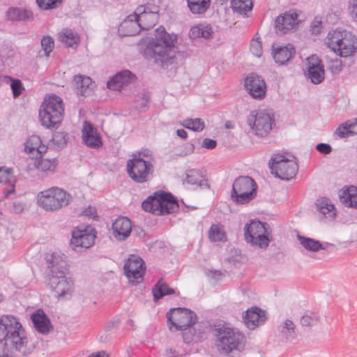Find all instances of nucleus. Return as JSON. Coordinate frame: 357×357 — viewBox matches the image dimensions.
<instances>
[{
    "label": "nucleus",
    "instance_id": "ea45409f",
    "mask_svg": "<svg viewBox=\"0 0 357 357\" xmlns=\"http://www.w3.org/2000/svg\"><path fill=\"white\" fill-rule=\"evenodd\" d=\"M231 7L234 13L246 15L253 7L252 0H231Z\"/></svg>",
    "mask_w": 357,
    "mask_h": 357
},
{
    "label": "nucleus",
    "instance_id": "f257e3e1",
    "mask_svg": "<svg viewBox=\"0 0 357 357\" xmlns=\"http://www.w3.org/2000/svg\"><path fill=\"white\" fill-rule=\"evenodd\" d=\"M177 35L169 33L164 26H160L155 30L154 38H151L144 50V56L146 59L162 67L167 68L176 61L175 45Z\"/></svg>",
    "mask_w": 357,
    "mask_h": 357
},
{
    "label": "nucleus",
    "instance_id": "69168bd1",
    "mask_svg": "<svg viewBox=\"0 0 357 357\" xmlns=\"http://www.w3.org/2000/svg\"><path fill=\"white\" fill-rule=\"evenodd\" d=\"M13 208L15 213L20 214L24 209V205L21 202H15Z\"/></svg>",
    "mask_w": 357,
    "mask_h": 357
},
{
    "label": "nucleus",
    "instance_id": "e433bc0d",
    "mask_svg": "<svg viewBox=\"0 0 357 357\" xmlns=\"http://www.w3.org/2000/svg\"><path fill=\"white\" fill-rule=\"evenodd\" d=\"M208 238L211 242L225 241L227 235L223 226L220 224H213L208 230Z\"/></svg>",
    "mask_w": 357,
    "mask_h": 357
},
{
    "label": "nucleus",
    "instance_id": "7ed1b4c3",
    "mask_svg": "<svg viewBox=\"0 0 357 357\" xmlns=\"http://www.w3.org/2000/svg\"><path fill=\"white\" fill-rule=\"evenodd\" d=\"M212 331L216 337V345L222 354H229L235 351H240L243 348V334L227 326L225 322L213 324Z\"/></svg>",
    "mask_w": 357,
    "mask_h": 357
},
{
    "label": "nucleus",
    "instance_id": "aec40b11",
    "mask_svg": "<svg viewBox=\"0 0 357 357\" xmlns=\"http://www.w3.org/2000/svg\"><path fill=\"white\" fill-rule=\"evenodd\" d=\"M297 17L295 12H287L277 17L275 21L276 33L282 35L291 30L296 24Z\"/></svg>",
    "mask_w": 357,
    "mask_h": 357
},
{
    "label": "nucleus",
    "instance_id": "603ef678",
    "mask_svg": "<svg viewBox=\"0 0 357 357\" xmlns=\"http://www.w3.org/2000/svg\"><path fill=\"white\" fill-rule=\"evenodd\" d=\"M159 7L153 3H147L137 7V12L142 13L159 15Z\"/></svg>",
    "mask_w": 357,
    "mask_h": 357
},
{
    "label": "nucleus",
    "instance_id": "2eb2a0df",
    "mask_svg": "<svg viewBox=\"0 0 357 357\" xmlns=\"http://www.w3.org/2000/svg\"><path fill=\"white\" fill-rule=\"evenodd\" d=\"M267 319L266 312L257 306L248 308L243 315L245 326L250 330L264 324Z\"/></svg>",
    "mask_w": 357,
    "mask_h": 357
},
{
    "label": "nucleus",
    "instance_id": "58836bf2",
    "mask_svg": "<svg viewBox=\"0 0 357 357\" xmlns=\"http://www.w3.org/2000/svg\"><path fill=\"white\" fill-rule=\"evenodd\" d=\"M151 102L150 93L144 91L137 93L134 98V105L135 109L145 112L149 107Z\"/></svg>",
    "mask_w": 357,
    "mask_h": 357
},
{
    "label": "nucleus",
    "instance_id": "c756f323",
    "mask_svg": "<svg viewBox=\"0 0 357 357\" xmlns=\"http://www.w3.org/2000/svg\"><path fill=\"white\" fill-rule=\"evenodd\" d=\"M245 239L252 245L257 246L260 248H266L272 240V236L271 231H269V229H266L255 236H250L248 234V236L245 237Z\"/></svg>",
    "mask_w": 357,
    "mask_h": 357
},
{
    "label": "nucleus",
    "instance_id": "49530a36",
    "mask_svg": "<svg viewBox=\"0 0 357 357\" xmlns=\"http://www.w3.org/2000/svg\"><path fill=\"white\" fill-rule=\"evenodd\" d=\"M319 319V317L317 314L312 312H306L301 318V324L303 326H312L315 325Z\"/></svg>",
    "mask_w": 357,
    "mask_h": 357
},
{
    "label": "nucleus",
    "instance_id": "bb28decb",
    "mask_svg": "<svg viewBox=\"0 0 357 357\" xmlns=\"http://www.w3.org/2000/svg\"><path fill=\"white\" fill-rule=\"evenodd\" d=\"M162 202L160 208H157L158 215H165L174 213L179 208V205L176 198L170 192H165L162 197Z\"/></svg>",
    "mask_w": 357,
    "mask_h": 357
},
{
    "label": "nucleus",
    "instance_id": "393cba45",
    "mask_svg": "<svg viewBox=\"0 0 357 357\" xmlns=\"http://www.w3.org/2000/svg\"><path fill=\"white\" fill-rule=\"evenodd\" d=\"M48 147L43 144L40 137L38 135H31L24 143V151L30 155L31 159L33 157L45 154Z\"/></svg>",
    "mask_w": 357,
    "mask_h": 357
},
{
    "label": "nucleus",
    "instance_id": "c85d7f7f",
    "mask_svg": "<svg viewBox=\"0 0 357 357\" xmlns=\"http://www.w3.org/2000/svg\"><path fill=\"white\" fill-rule=\"evenodd\" d=\"M6 16L11 21H32L33 20V14L31 10L13 7L10 8L6 12Z\"/></svg>",
    "mask_w": 357,
    "mask_h": 357
},
{
    "label": "nucleus",
    "instance_id": "13d9d810",
    "mask_svg": "<svg viewBox=\"0 0 357 357\" xmlns=\"http://www.w3.org/2000/svg\"><path fill=\"white\" fill-rule=\"evenodd\" d=\"M349 128L345 122L340 125L335 130V133L341 138H345L350 135Z\"/></svg>",
    "mask_w": 357,
    "mask_h": 357
},
{
    "label": "nucleus",
    "instance_id": "37998d69",
    "mask_svg": "<svg viewBox=\"0 0 357 357\" xmlns=\"http://www.w3.org/2000/svg\"><path fill=\"white\" fill-rule=\"evenodd\" d=\"M183 126L195 132H201L205 128L204 121L199 118L186 119L183 121Z\"/></svg>",
    "mask_w": 357,
    "mask_h": 357
},
{
    "label": "nucleus",
    "instance_id": "680f3d73",
    "mask_svg": "<svg viewBox=\"0 0 357 357\" xmlns=\"http://www.w3.org/2000/svg\"><path fill=\"white\" fill-rule=\"evenodd\" d=\"M201 26L202 24L192 26L189 31V37L192 39L201 38Z\"/></svg>",
    "mask_w": 357,
    "mask_h": 357
},
{
    "label": "nucleus",
    "instance_id": "7c9ffc66",
    "mask_svg": "<svg viewBox=\"0 0 357 357\" xmlns=\"http://www.w3.org/2000/svg\"><path fill=\"white\" fill-rule=\"evenodd\" d=\"M13 177V169L11 168H6L4 166L0 167V183L10 187V189L3 190L4 198H8L15 191Z\"/></svg>",
    "mask_w": 357,
    "mask_h": 357
},
{
    "label": "nucleus",
    "instance_id": "5701e85b",
    "mask_svg": "<svg viewBox=\"0 0 357 357\" xmlns=\"http://www.w3.org/2000/svg\"><path fill=\"white\" fill-rule=\"evenodd\" d=\"M184 182L195 188H208L210 187L205 172L199 169H187Z\"/></svg>",
    "mask_w": 357,
    "mask_h": 357
},
{
    "label": "nucleus",
    "instance_id": "423d86ee",
    "mask_svg": "<svg viewBox=\"0 0 357 357\" xmlns=\"http://www.w3.org/2000/svg\"><path fill=\"white\" fill-rule=\"evenodd\" d=\"M257 188L252 177L240 176L233 183L230 199L236 205L247 204L257 197Z\"/></svg>",
    "mask_w": 357,
    "mask_h": 357
},
{
    "label": "nucleus",
    "instance_id": "774afa93",
    "mask_svg": "<svg viewBox=\"0 0 357 357\" xmlns=\"http://www.w3.org/2000/svg\"><path fill=\"white\" fill-rule=\"evenodd\" d=\"M96 214V209L91 206H89L84 211V215L89 216V217L95 216Z\"/></svg>",
    "mask_w": 357,
    "mask_h": 357
},
{
    "label": "nucleus",
    "instance_id": "6ab92c4d",
    "mask_svg": "<svg viewBox=\"0 0 357 357\" xmlns=\"http://www.w3.org/2000/svg\"><path fill=\"white\" fill-rule=\"evenodd\" d=\"M295 54V48L290 44L284 46L276 44L272 45L273 58L275 62L280 66L286 65Z\"/></svg>",
    "mask_w": 357,
    "mask_h": 357
},
{
    "label": "nucleus",
    "instance_id": "f8f14e48",
    "mask_svg": "<svg viewBox=\"0 0 357 357\" xmlns=\"http://www.w3.org/2000/svg\"><path fill=\"white\" fill-rule=\"evenodd\" d=\"M96 231L91 227L84 229L77 227L72 231L70 245L76 252H82L93 245L96 237Z\"/></svg>",
    "mask_w": 357,
    "mask_h": 357
},
{
    "label": "nucleus",
    "instance_id": "2f4dec72",
    "mask_svg": "<svg viewBox=\"0 0 357 357\" xmlns=\"http://www.w3.org/2000/svg\"><path fill=\"white\" fill-rule=\"evenodd\" d=\"M175 294V290L171 288L162 279L157 281L152 288L153 301L158 303L164 296Z\"/></svg>",
    "mask_w": 357,
    "mask_h": 357
},
{
    "label": "nucleus",
    "instance_id": "a211bd4d",
    "mask_svg": "<svg viewBox=\"0 0 357 357\" xmlns=\"http://www.w3.org/2000/svg\"><path fill=\"white\" fill-rule=\"evenodd\" d=\"M82 132L84 144L88 147L97 149L102 146L101 137L91 123L85 121Z\"/></svg>",
    "mask_w": 357,
    "mask_h": 357
},
{
    "label": "nucleus",
    "instance_id": "b1692460",
    "mask_svg": "<svg viewBox=\"0 0 357 357\" xmlns=\"http://www.w3.org/2000/svg\"><path fill=\"white\" fill-rule=\"evenodd\" d=\"M34 328L43 335H47L52 329V325L48 316L42 309L35 311L31 316Z\"/></svg>",
    "mask_w": 357,
    "mask_h": 357
},
{
    "label": "nucleus",
    "instance_id": "864d4df0",
    "mask_svg": "<svg viewBox=\"0 0 357 357\" xmlns=\"http://www.w3.org/2000/svg\"><path fill=\"white\" fill-rule=\"evenodd\" d=\"M250 51L257 57H260L262 54V45L259 38L252 39L250 42Z\"/></svg>",
    "mask_w": 357,
    "mask_h": 357
},
{
    "label": "nucleus",
    "instance_id": "c03bdc74",
    "mask_svg": "<svg viewBox=\"0 0 357 357\" xmlns=\"http://www.w3.org/2000/svg\"><path fill=\"white\" fill-rule=\"evenodd\" d=\"M80 38L77 33H74L70 29H66L63 33L61 40L64 43L67 47H73L79 42Z\"/></svg>",
    "mask_w": 357,
    "mask_h": 357
},
{
    "label": "nucleus",
    "instance_id": "20e7f679",
    "mask_svg": "<svg viewBox=\"0 0 357 357\" xmlns=\"http://www.w3.org/2000/svg\"><path fill=\"white\" fill-rule=\"evenodd\" d=\"M64 106L62 99L52 95L45 98L39 109V118L42 126L52 128L60 125L63 119Z\"/></svg>",
    "mask_w": 357,
    "mask_h": 357
},
{
    "label": "nucleus",
    "instance_id": "4be33fe9",
    "mask_svg": "<svg viewBox=\"0 0 357 357\" xmlns=\"http://www.w3.org/2000/svg\"><path fill=\"white\" fill-rule=\"evenodd\" d=\"M113 235L119 241L126 240L132 230L131 220L127 217H119L112 223Z\"/></svg>",
    "mask_w": 357,
    "mask_h": 357
},
{
    "label": "nucleus",
    "instance_id": "6e6552de",
    "mask_svg": "<svg viewBox=\"0 0 357 357\" xmlns=\"http://www.w3.org/2000/svg\"><path fill=\"white\" fill-rule=\"evenodd\" d=\"M247 123L253 133L261 137H266L275 125V118L273 114L266 110L255 109L250 112L247 117Z\"/></svg>",
    "mask_w": 357,
    "mask_h": 357
},
{
    "label": "nucleus",
    "instance_id": "5fc2aeb1",
    "mask_svg": "<svg viewBox=\"0 0 357 357\" xmlns=\"http://www.w3.org/2000/svg\"><path fill=\"white\" fill-rule=\"evenodd\" d=\"M322 29V21L319 17H315L310 24V31L312 34H319Z\"/></svg>",
    "mask_w": 357,
    "mask_h": 357
},
{
    "label": "nucleus",
    "instance_id": "052dcab7",
    "mask_svg": "<svg viewBox=\"0 0 357 357\" xmlns=\"http://www.w3.org/2000/svg\"><path fill=\"white\" fill-rule=\"evenodd\" d=\"M345 125L347 126L350 131V135H357V118L345 121Z\"/></svg>",
    "mask_w": 357,
    "mask_h": 357
},
{
    "label": "nucleus",
    "instance_id": "de8ad7c7",
    "mask_svg": "<svg viewBox=\"0 0 357 357\" xmlns=\"http://www.w3.org/2000/svg\"><path fill=\"white\" fill-rule=\"evenodd\" d=\"M36 3L41 10H47L60 6L63 0H36Z\"/></svg>",
    "mask_w": 357,
    "mask_h": 357
},
{
    "label": "nucleus",
    "instance_id": "9d476101",
    "mask_svg": "<svg viewBox=\"0 0 357 357\" xmlns=\"http://www.w3.org/2000/svg\"><path fill=\"white\" fill-rule=\"evenodd\" d=\"M167 325L170 330L184 331L197 321L196 313L185 307L172 308L167 313Z\"/></svg>",
    "mask_w": 357,
    "mask_h": 357
},
{
    "label": "nucleus",
    "instance_id": "338daca9",
    "mask_svg": "<svg viewBox=\"0 0 357 357\" xmlns=\"http://www.w3.org/2000/svg\"><path fill=\"white\" fill-rule=\"evenodd\" d=\"M351 16L354 20L357 21V0H353Z\"/></svg>",
    "mask_w": 357,
    "mask_h": 357
},
{
    "label": "nucleus",
    "instance_id": "cd10ccee",
    "mask_svg": "<svg viewBox=\"0 0 357 357\" xmlns=\"http://www.w3.org/2000/svg\"><path fill=\"white\" fill-rule=\"evenodd\" d=\"M165 192L164 191H157L153 193V195L147 197L142 204V208L147 212L152 213L158 215L157 208H160L161 203L162 202V197Z\"/></svg>",
    "mask_w": 357,
    "mask_h": 357
},
{
    "label": "nucleus",
    "instance_id": "0e129e2a",
    "mask_svg": "<svg viewBox=\"0 0 357 357\" xmlns=\"http://www.w3.org/2000/svg\"><path fill=\"white\" fill-rule=\"evenodd\" d=\"M213 31L211 26L203 25L201 26V38H209L211 36Z\"/></svg>",
    "mask_w": 357,
    "mask_h": 357
},
{
    "label": "nucleus",
    "instance_id": "6e6d98bb",
    "mask_svg": "<svg viewBox=\"0 0 357 357\" xmlns=\"http://www.w3.org/2000/svg\"><path fill=\"white\" fill-rule=\"evenodd\" d=\"M132 22H137V24H139V13L137 12V8L135 10V11L129 15L126 19H125L121 23V27H128V24H130Z\"/></svg>",
    "mask_w": 357,
    "mask_h": 357
},
{
    "label": "nucleus",
    "instance_id": "dca6fc26",
    "mask_svg": "<svg viewBox=\"0 0 357 357\" xmlns=\"http://www.w3.org/2000/svg\"><path fill=\"white\" fill-rule=\"evenodd\" d=\"M137 79L136 75L129 70L118 72L107 82V87L113 91H121L129 84Z\"/></svg>",
    "mask_w": 357,
    "mask_h": 357
},
{
    "label": "nucleus",
    "instance_id": "bf43d9fd",
    "mask_svg": "<svg viewBox=\"0 0 357 357\" xmlns=\"http://www.w3.org/2000/svg\"><path fill=\"white\" fill-rule=\"evenodd\" d=\"M316 149L320 153L328 155L332 152V147L330 144L326 143H319L316 146Z\"/></svg>",
    "mask_w": 357,
    "mask_h": 357
},
{
    "label": "nucleus",
    "instance_id": "e2e57ef3",
    "mask_svg": "<svg viewBox=\"0 0 357 357\" xmlns=\"http://www.w3.org/2000/svg\"><path fill=\"white\" fill-rule=\"evenodd\" d=\"M202 146L206 149L212 150L217 146V141L213 139L205 138L202 142Z\"/></svg>",
    "mask_w": 357,
    "mask_h": 357
},
{
    "label": "nucleus",
    "instance_id": "412c9836",
    "mask_svg": "<svg viewBox=\"0 0 357 357\" xmlns=\"http://www.w3.org/2000/svg\"><path fill=\"white\" fill-rule=\"evenodd\" d=\"M44 155L41 154V155L33 157V159L31 160L33 163L29 164L28 169H36L46 174L53 173L58 165V160L56 158L52 159L44 158Z\"/></svg>",
    "mask_w": 357,
    "mask_h": 357
},
{
    "label": "nucleus",
    "instance_id": "79ce46f5",
    "mask_svg": "<svg viewBox=\"0 0 357 357\" xmlns=\"http://www.w3.org/2000/svg\"><path fill=\"white\" fill-rule=\"evenodd\" d=\"M317 210L323 215H326L331 212L333 215H335L334 205L331 203V200L326 197L318 199L316 202Z\"/></svg>",
    "mask_w": 357,
    "mask_h": 357
},
{
    "label": "nucleus",
    "instance_id": "a878e982",
    "mask_svg": "<svg viewBox=\"0 0 357 357\" xmlns=\"http://www.w3.org/2000/svg\"><path fill=\"white\" fill-rule=\"evenodd\" d=\"M76 85V93L79 96L86 97L92 93L94 82L86 75H77L73 79Z\"/></svg>",
    "mask_w": 357,
    "mask_h": 357
},
{
    "label": "nucleus",
    "instance_id": "3c124183",
    "mask_svg": "<svg viewBox=\"0 0 357 357\" xmlns=\"http://www.w3.org/2000/svg\"><path fill=\"white\" fill-rule=\"evenodd\" d=\"M10 82V89L13 92V95L14 98L19 97L22 93V91L24 90L23 84L22 82L19 79H9V82Z\"/></svg>",
    "mask_w": 357,
    "mask_h": 357
},
{
    "label": "nucleus",
    "instance_id": "f3484780",
    "mask_svg": "<svg viewBox=\"0 0 357 357\" xmlns=\"http://www.w3.org/2000/svg\"><path fill=\"white\" fill-rule=\"evenodd\" d=\"M307 77L314 84L321 83L324 79V67L317 56L307 59Z\"/></svg>",
    "mask_w": 357,
    "mask_h": 357
},
{
    "label": "nucleus",
    "instance_id": "f03ea898",
    "mask_svg": "<svg viewBox=\"0 0 357 357\" xmlns=\"http://www.w3.org/2000/svg\"><path fill=\"white\" fill-rule=\"evenodd\" d=\"M47 285L56 293L59 298H70L74 290V282L66 276L67 263L61 257L52 254L47 259Z\"/></svg>",
    "mask_w": 357,
    "mask_h": 357
},
{
    "label": "nucleus",
    "instance_id": "c9c22d12",
    "mask_svg": "<svg viewBox=\"0 0 357 357\" xmlns=\"http://www.w3.org/2000/svg\"><path fill=\"white\" fill-rule=\"evenodd\" d=\"M188 7L193 14H204L211 5V0H187Z\"/></svg>",
    "mask_w": 357,
    "mask_h": 357
},
{
    "label": "nucleus",
    "instance_id": "f704fd0d",
    "mask_svg": "<svg viewBox=\"0 0 357 357\" xmlns=\"http://www.w3.org/2000/svg\"><path fill=\"white\" fill-rule=\"evenodd\" d=\"M270 229L269 226L266 222H262L259 220H251L250 223H247L244 227L245 238L250 236H255L262 231Z\"/></svg>",
    "mask_w": 357,
    "mask_h": 357
},
{
    "label": "nucleus",
    "instance_id": "4d7b16f0",
    "mask_svg": "<svg viewBox=\"0 0 357 357\" xmlns=\"http://www.w3.org/2000/svg\"><path fill=\"white\" fill-rule=\"evenodd\" d=\"M195 146L192 143H188L185 145L183 149L178 153L175 154L176 157H185L194 152Z\"/></svg>",
    "mask_w": 357,
    "mask_h": 357
},
{
    "label": "nucleus",
    "instance_id": "473e14b6",
    "mask_svg": "<svg viewBox=\"0 0 357 357\" xmlns=\"http://www.w3.org/2000/svg\"><path fill=\"white\" fill-rule=\"evenodd\" d=\"M341 202L347 207L357 208V187L351 185L340 194Z\"/></svg>",
    "mask_w": 357,
    "mask_h": 357
},
{
    "label": "nucleus",
    "instance_id": "0eeeda50",
    "mask_svg": "<svg viewBox=\"0 0 357 357\" xmlns=\"http://www.w3.org/2000/svg\"><path fill=\"white\" fill-rule=\"evenodd\" d=\"M73 200L70 193L58 187H52L40 192L38 203L47 211H55L68 206Z\"/></svg>",
    "mask_w": 357,
    "mask_h": 357
},
{
    "label": "nucleus",
    "instance_id": "39448f33",
    "mask_svg": "<svg viewBox=\"0 0 357 357\" xmlns=\"http://www.w3.org/2000/svg\"><path fill=\"white\" fill-rule=\"evenodd\" d=\"M327 46L342 57L352 55L357 51V37L346 30H333L326 37Z\"/></svg>",
    "mask_w": 357,
    "mask_h": 357
},
{
    "label": "nucleus",
    "instance_id": "09e8293b",
    "mask_svg": "<svg viewBox=\"0 0 357 357\" xmlns=\"http://www.w3.org/2000/svg\"><path fill=\"white\" fill-rule=\"evenodd\" d=\"M45 56L48 57L54 48V40L50 36H43L40 41Z\"/></svg>",
    "mask_w": 357,
    "mask_h": 357
},
{
    "label": "nucleus",
    "instance_id": "ddd939ff",
    "mask_svg": "<svg viewBox=\"0 0 357 357\" xmlns=\"http://www.w3.org/2000/svg\"><path fill=\"white\" fill-rule=\"evenodd\" d=\"M145 269L143 259L134 255L130 256L123 266L126 276L133 284H139L142 282Z\"/></svg>",
    "mask_w": 357,
    "mask_h": 357
},
{
    "label": "nucleus",
    "instance_id": "a18cd8bd",
    "mask_svg": "<svg viewBox=\"0 0 357 357\" xmlns=\"http://www.w3.org/2000/svg\"><path fill=\"white\" fill-rule=\"evenodd\" d=\"M128 27H121L119 26V31L123 36H130L138 34L142 30L139 24L132 22L128 24Z\"/></svg>",
    "mask_w": 357,
    "mask_h": 357
},
{
    "label": "nucleus",
    "instance_id": "1a4fd4ad",
    "mask_svg": "<svg viewBox=\"0 0 357 357\" xmlns=\"http://www.w3.org/2000/svg\"><path fill=\"white\" fill-rule=\"evenodd\" d=\"M126 169L130 178L137 183L146 182L154 171L153 164L142 158L141 153L134 154L133 158L127 161Z\"/></svg>",
    "mask_w": 357,
    "mask_h": 357
},
{
    "label": "nucleus",
    "instance_id": "8fccbe9b",
    "mask_svg": "<svg viewBox=\"0 0 357 357\" xmlns=\"http://www.w3.org/2000/svg\"><path fill=\"white\" fill-rule=\"evenodd\" d=\"M52 141L58 148H63L67 144V134L64 132H56L53 134Z\"/></svg>",
    "mask_w": 357,
    "mask_h": 357
},
{
    "label": "nucleus",
    "instance_id": "4c0bfd02",
    "mask_svg": "<svg viewBox=\"0 0 357 357\" xmlns=\"http://www.w3.org/2000/svg\"><path fill=\"white\" fill-rule=\"evenodd\" d=\"M159 15L139 13V25L142 30H149L158 22Z\"/></svg>",
    "mask_w": 357,
    "mask_h": 357
},
{
    "label": "nucleus",
    "instance_id": "9b49d317",
    "mask_svg": "<svg viewBox=\"0 0 357 357\" xmlns=\"http://www.w3.org/2000/svg\"><path fill=\"white\" fill-rule=\"evenodd\" d=\"M268 165L271 173L282 180H290L296 175L298 170L296 162L289 160L281 154L271 157Z\"/></svg>",
    "mask_w": 357,
    "mask_h": 357
},
{
    "label": "nucleus",
    "instance_id": "4468645a",
    "mask_svg": "<svg viewBox=\"0 0 357 357\" xmlns=\"http://www.w3.org/2000/svg\"><path fill=\"white\" fill-rule=\"evenodd\" d=\"M244 86L248 93L255 99L261 100L266 93L264 79L257 73H250L245 79Z\"/></svg>",
    "mask_w": 357,
    "mask_h": 357
},
{
    "label": "nucleus",
    "instance_id": "a19ab883",
    "mask_svg": "<svg viewBox=\"0 0 357 357\" xmlns=\"http://www.w3.org/2000/svg\"><path fill=\"white\" fill-rule=\"evenodd\" d=\"M280 332L283 338L287 340L295 339L296 334L295 331V324L290 319H286L280 326Z\"/></svg>",
    "mask_w": 357,
    "mask_h": 357
},
{
    "label": "nucleus",
    "instance_id": "72a5a7b5",
    "mask_svg": "<svg viewBox=\"0 0 357 357\" xmlns=\"http://www.w3.org/2000/svg\"><path fill=\"white\" fill-rule=\"evenodd\" d=\"M297 238L300 242V244L303 248L312 252H317L320 250H325L326 248V245H328V243H326V245H324V244L321 243L317 240L301 235H298Z\"/></svg>",
    "mask_w": 357,
    "mask_h": 357
}]
</instances>
